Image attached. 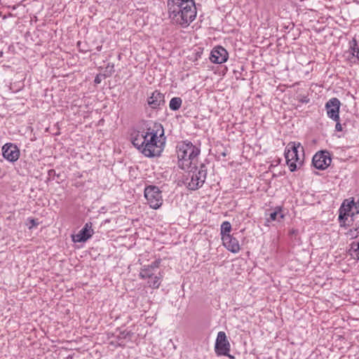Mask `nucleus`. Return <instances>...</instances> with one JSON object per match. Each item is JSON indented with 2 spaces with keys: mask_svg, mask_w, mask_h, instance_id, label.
Listing matches in <instances>:
<instances>
[{
  "mask_svg": "<svg viewBox=\"0 0 359 359\" xmlns=\"http://www.w3.org/2000/svg\"><path fill=\"white\" fill-rule=\"evenodd\" d=\"M164 129L158 123H154L146 132H138L132 136L133 144L146 157L158 156L165 145Z\"/></svg>",
  "mask_w": 359,
  "mask_h": 359,
  "instance_id": "1",
  "label": "nucleus"
},
{
  "mask_svg": "<svg viewBox=\"0 0 359 359\" xmlns=\"http://www.w3.org/2000/svg\"><path fill=\"white\" fill-rule=\"evenodd\" d=\"M167 9L170 20L182 27H188L196 17L194 0H167Z\"/></svg>",
  "mask_w": 359,
  "mask_h": 359,
  "instance_id": "2",
  "label": "nucleus"
},
{
  "mask_svg": "<svg viewBox=\"0 0 359 359\" xmlns=\"http://www.w3.org/2000/svg\"><path fill=\"white\" fill-rule=\"evenodd\" d=\"M178 167L182 170L191 168L200 154L201 150L190 141H183L177 145Z\"/></svg>",
  "mask_w": 359,
  "mask_h": 359,
  "instance_id": "3",
  "label": "nucleus"
},
{
  "mask_svg": "<svg viewBox=\"0 0 359 359\" xmlns=\"http://www.w3.org/2000/svg\"><path fill=\"white\" fill-rule=\"evenodd\" d=\"M188 169L187 177L184 182L187 188L189 190L195 191L203 187L204 184L207 174L208 169L205 163H201L199 166H191Z\"/></svg>",
  "mask_w": 359,
  "mask_h": 359,
  "instance_id": "4",
  "label": "nucleus"
},
{
  "mask_svg": "<svg viewBox=\"0 0 359 359\" xmlns=\"http://www.w3.org/2000/svg\"><path fill=\"white\" fill-rule=\"evenodd\" d=\"M300 147L302 151L304 152V148L301 147L300 143L293 142L289 143L285 150L286 163L291 172L295 171L297 166L302 164L303 160L300 158L298 150Z\"/></svg>",
  "mask_w": 359,
  "mask_h": 359,
  "instance_id": "5",
  "label": "nucleus"
},
{
  "mask_svg": "<svg viewBox=\"0 0 359 359\" xmlns=\"http://www.w3.org/2000/svg\"><path fill=\"white\" fill-rule=\"evenodd\" d=\"M144 194L147 203L152 209L157 210L162 205L163 201L162 192L158 187L155 185L147 186Z\"/></svg>",
  "mask_w": 359,
  "mask_h": 359,
  "instance_id": "6",
  "label": "nucleus"
},
{
  "mask_svg": "<svg viewBox=\"0 0 359 359\" xmlns=\"http://www.w3.org/2000/svg\"><path fill=\"white\" fill-rule=\"evenodd\" d=\"M332 159L330 153L327 151L317 152L312 158L313 165L318 170L326 169L331 163Z\"/></svg>",
  "mask_w": 359,
  "mask_h": 359,
  "instance_id": "7",
  "label": "nucleus"
},
{
  "mask_svg": "<svg viewBox=\"0 0 359 359\" xmlns=\"http://www.w3.org/2000/svg\"><path fill=\"white\" fill-rule=\"evenodd\" d=\"M230 344L224 332H219L215 342V351L218 355H229Z\"/></svg>",
  "mask_w": 359,
  "mask_h": 359,
  "instance_id": "8",
  "label": "nucleus"
},
{
  "mask_svg": "<svg viewBox=\"0 0 359 359\" xmlns=\"http://www.w3.org/2000/svg\"><path fill=\"white\" fill-rule=\"evenodd\" d=\"M341 102L337 97L330 99L325 104L327 116L334 121H339V108Z\"/></svg>",
  "mask_w": 359,
  "mask_h": 359,
  "instance_id": "9",
  "label": "nucleus"
},
{
  "mask_svg": "<svg viewBox=\"0 0 359 359\" xmlns=\"http://www.w3.org/2000/svg\"><path fill=\"white\" fill-rule=\"evenodd\" d=\"M2 155L8 161L14 163L20 157V150L18 147L13 143H6L2 147Z\"/></svg>",
  "mask_w": 359,
  "mask_h": 359,
  "instance_id": "10",
  "label": "nucleus"
},
{
  "mask_svg": "<svg viewBox=\"0 0 359 359\" xmlns=\"http://www.w3.org/2000/svg\"><path fill=\"white\" fill-rule=\"evenodd\" d=\"M228 57L229 54L226 50L221 46L215 47L210 55V61L215 64L224 63L228 60Z\"/></svg>",
  "mask_w": 359,
  "mask_h": 359,
  "instance_id": "11",
  "label": "nucleus"
},
{
  "mask_svg": "<svg viewBox=\"0 0 359 359\" xmlns=\"http://www.w3.org/2000/svg\"><path fill=\"white\" fill-rule=\"evenodd\" d=\"M353 206H355V208H357L353 198H352V200L350 201L348 200H345L342 203L339 210V221L341 226L346 225L345 222L348 219V217L350 216V212L351 211Z\"/></svg>",
  "mask_w": 359,
  "mask_h": 359,
  "instance_id": "12",
  "label": "nucleus"
},
{
  "mask_svg": "<svg viewBox=\"0 0 359 359\" xmlns=\"http://www.w3.org/2000/svg\"><path fill=\"white\" fill-rule=\"evenodd\" d=\"M92 226L93 224L91 222L86 223L83 227L79 231V232L76 236H73L74 242H86L87 240L91 238V236L94 233V231Z\"/></svg>",
  "mask_w": 359,
  "mask_h": 359,
  "instance_id": "13",
  "label": "nucleus"
},
{
  "mask_svg": "<svg viewBox=\"0 0 359 359\" xmlns=\"http://www.w3.org/2000/svg\"><path fill=\"white\" fill-rule=\"evenodd\" d=\"M224 246L233 253H237L240 250V245L238 241L233 237V236L225 235L222 238Z\"/></svg>",
  "mask_w": 359,
  "mask_h": 359,
  "instance_id": "14",
  "label": "nucleus"
},
{
  "mask_svg": "<svg viewBox=\"0 0 359 359\" xmlns=\"http://www.w3.org/2000/svg\"><path fill=\"white\" fill-rule=\"evenodd\" d=\"M147 103L154 109H158L165 103L164 95L158 90H154L148 97Z\"/></svg>",
  "mask_w": 359,
  "mask_h": 359,
  "instance_id": "15",
  "label": "nucleus"
},
{
  "mask_svg": "<svg viewBox=\"0 0 359 359\" xmlns=\"http://www.w3.org/2000/svg\"><path fill=\"white\" fill-rule=\"evenodd\" d=\"M284 216L282 213V208L278 206L275 208L274 211L269 214V217L266 219V222L269 223L276 220L280 221V219H283Z\"/></svg>",
  "mask_w": 359,
  "mask_h": 359,
  "instance_id": "16",
  "label": "nucleus"
},
{
  "mask_svg": "<svg viewBox=\"0 0 359 359\" xmlns=\"http://www.w3.org/2000/svg\"><path fill=\"white\" fill-rule=\"evenodd\" d=\"M350 53L353 57H355L358 60H359V47L358 46L357 41L355 38H353L350 41Z\"/></svg>",
  "mask_w": 359,
  "mask_h": 359,
  "instance_id": "17",
  "label": "nucleus"
},
{
  "mask_svg": "<svg viewBox=\"0 0 359 359\" xmlns=\"http://www.w3.org/2000/svg\"><path fill=\"white\" fill-rule=\"evenodd\" d=\"M182 103V100L180 97H175L170 100L169 107L172 111H177L181 107Z\"/></svg>",
  "mask_w": 359,
  "mask_h": 359,
  "instance_id": "18",
  "label": "nucleus"
},
{
  "mask_svg": "<svg viewBox=\"0 0 359 359\" xmlns=\"http://www.w3.org/2000/svg\"><path fill=\"white\" fill-rule=\"evenodd\" d=\"M162 275L161 273H158V276H153L152 278H149L151 280L149 281V286L153 288H158L161 285V279L162 278Z\"/></svg>",
  "mask_w": 359,
  "mask_h": 359,
  "instance_id": "19",
  "label": "nucleus"
},
{
  "mask_svg": "<svg viewBox=\"0 0 359 359\" xmlns=\"http://www.w3.org/2000/svg\"><path fill=\"white\" fill-rule=\"evenodd\" d=\"M153 269H151L149 266H144V268L142 269V271L140 272V276L142 278H152L154 276Z\"/></svg>",
  "mask_w": 359,
  "mask_h": 359,
  "instance_id": "20",
  "label": "nucleus"
},
{
  "mask_svg": "<svg viewBox=\"0 0 359 359\" xmlns=\"http://www.w3.org/2000/svg\"><path fill=\"white\" fill-rule=\"evenodd\" d=\"M231 230V225L229 222L225 221L221 225V235L222 238L225 235H230V231Z\"/></svg>",
  "mask_w": 359,
  "mask_h": 359,
  "instance_id": "21",
  "label": "nucleus"
},
{
  "mask_svg": "<svg viewBox=\"0 0 359 359\" xmlns=\"http://www.w3.org/2000/svg\"><path fill=\"white\" fill-rule=\"evenodd\" d=\"M348 252L353 258L359 260V248H357V246H353V244H351V248Z\"/></svg>",
  "mask_w": 359,
  "mask_h": 359,
  "instance_id": "22",
  "label": "nucleus"
},
{
  "mask_svg": "<svg viewBox=\"0 0 359 359\" xmlns=\"http://www.w3.org/2000/svg\"><path fill=\"white\" fill-rule=\"evenodd\" d=\"M27 222L26 224L28 226L29 229H32L33 227H36L39 224L38 219L32 217L27 218Z\"/></svg>",
  "mask_w": 359,
  "mask_h": 359,
  "instance_id": "23",
  "label": "nucleus"
},
{
  "mask_svg": "<svg viewBox=\"0 0 359 359\" xmlns=\"http://www.w3.org/2000/svg\"><path fill=\"white\" fill-rule=\"evenodd\" d=\"M358 234L359 231H358V229H351L346 233V236L351 239L357 238Z\"/></svg>",
  "mask_w": 359,
  "mask_h": 359,
  "instance_id": "24",
  "label": "nucleus"
},
{
  "mask_svg": "<svg viewBox=\"0 0 359 359\" xmlns=\"http://www.w3.org/2000/svg\"><path fill=\"white\" fill-rule=\"evenodd\" d=\"M159 264H160V261L159 260H156L154 262H153L151 264H149V267L154 270L156 269H158L159 267Z\"/></svg>",
  "mask_w": 359,
  "mask_h": 359,
  "instance_id": "25",
  "label": "nucleus"
},
{
  "mask_svg": "<svg viewBox=\"0 0 359 359\" xmlns=\"http://www.w3.org/2000/svg\"><path fill=\"white\" fill-rule=\"evenodd\" d=\"M339 121H336V122H337V123H336V125H335V130H336L337 131H342V130H343V129H342V126H341V124Z\"/></svg>",
  "mask_w": 359,
  "mask_h": 359,
  "instance_id": "26",
  "label": "nucleus"
},
{
  "mask_svg": "<svg viewBox=\"0 0 359 359\" xmlns=\"http://www.w3.org/2000/svg\"><path fill=\"white\" fill-rule=\"evenodd\" d=\"M101 81L102 80H101L100 76L99 75H97L96 77L95 78L94 82L97 84V83H100Z\"/></svg>",
  "mask_w": 359,
  "mask_h": 359,
  "instance_id": "27",
  "label": "nucleus"
},
{
  "mask_svg": "<svg viewBox=\"0 0 359 359\" xmlns=\"http://www.w3.org/2000/svg\"><path fill=\"white\" fill-rule=\"evenodd\" d=\"M300 102H302V103H308L309 102V99L307 97H303L300 100Z\"/></svg>",
  "mask_w": 359,
  "mask_h": 359,
  "instance_id": "28",
  "label": "nucleus"
},
{
  "mask_svg": "<svg viewBox=\"0 0 359 359\" xmlns=\"http://www.w3.org/2000/svg\"><path fill=\"white\" fill-rule=\"evenodd\" d=\"M297 232H298L297 230L292 229V230L290 231V234L291 236L296 235L297 233Z\"/></svg>",
  "mask_w": 359,
  "mask_h": 359,
  "instance_id": "29",
  "label": "nucleus"
},
{
  "mask_svg": "<svg viewBox=\"0 0 359 359\" xmlns=\"http://www.w3.org/2000/svg\"><path fill=\"white\" fill-rule=\"evenodd\" d=\"M233 74H235L236 78L238 79V74H240L241 73L238 70H234L233 71Z\"/></svg>",
  "mask_w": 359,
  "mask_h": 359,
  "instance_id": "30",
  "label": "nucleus"
},
{
  "mask_svg": "<svg viewBox=\"0 0 359 359\" xmlns=\"http://www.w3.org/2000/svg\"><path fill=\"white\" fill-rule=\"evenodd\" d=\"M55 175V170H53V169H52V170H50L48 171V175L51 176V175Z\"/></svg>",
  "mask_w": 359,
  "mask_h": 359,
  "instance_id": "31",
  "label": "nucleus"
},
{
  "mask_svg": "<svg viewBox=\"0 0 359 359\" xmlns=\"http://www.w3.org/2000/svg\"><path fill=\"white\" fill-rule=\"evenodd\" d=\"M351 244H353V246H357V248H359V241L358 242H353Z\"/></svg>",
  "mask_w": 359,
  "mask_h": 359,
  "instance_id": "32",
  "label": "nucleus"
},
{
  "mask_svg": "<svg viewBox=\"0 0 359 359\" xmlns=\"http://www.w3.org/2000/svg\"><path fill=\"white\" fill-rule=\"evenodd\" d=\"M101 48H102V46H98V47H97V50H101Z\"/></svg>",
  "mask_w": 359,
  "mask_h": 359,
  "instance_id": "33",
  "label": "nucleus"
},
{
  "mask_svg": "<svg viewBox=\"0 0 359 359\" xmlns=\"http://www.w3.org/2000/svg\"><path fill=\"white\" fill-rule=\"evenodd\" d=\"M226 153H225V152H223V153H222V156H226Z\"/></svg>",
  "mask_w": 359,
  "mask_h": 359,
  "instance_id": "34",
  "label": "nucleus"
},
{
  "mask_svg": "<svg viewBox=\"0 0 359 359\" xmlns=\"http://www.w3.org/2000/svg\"><path fill=\"white\" fill-rule=\"evenodd\" d=\"M80 44H81V41H79V42L77 43V46H80Z\"/></svg>",
  "mask_w": 359,
  "mask_h": 359,
  "instance_id": "35",
  "label": "nucleus"
},
{
  "mask_svg": "<svg viewBox=\"0 0 359 359\" xmlns=\"http://www.w3.org/2000/svg\"><path fill=\"white\" fill-rule=\"evenodd\" d=\"M356 229H358V231H359V226H358V227H357Z\"/></svg>",
  "mask_w": 359,
  "mask_h": 359,
  "instance_id": "36",
  "label": "nucleus"
}]
</instances>
